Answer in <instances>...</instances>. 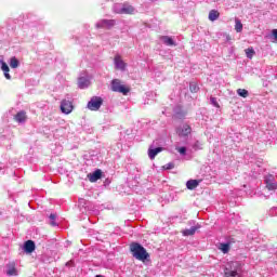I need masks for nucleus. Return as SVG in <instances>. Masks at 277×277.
<instances>
[{
  "mask_svg": "<svg viewBox=\"0 0 277 277\" xmlns=\"http://www.w3.org/2000/svg\"><path fill=\"white\" fill-rule=\"evenodd\" d=\"M103 177V171L101 169L95 170L93 173L88 174L90 183H96L100 179Z\"/></svg>",
  "mask_w": 277,
  "mask_h": 277,
  "instance_id": "39448f33",
  "label": "nucleus"
},
{
  "mask_svg": "<svg viewBox=\"0 0 277 277\" xmlns=\"http://www.w3.org/2000/svg\"><path fill=\"white\" fill-rule=\"evenodd\" d=\"M57 216L55 214H50V220L55 221Z\"/></svg>",
  "mask_w": 277,
  "mask_h": 277,
  "instance_id": "473e14b6",
  "label": "nucleus"
},
{
  "mask_svg": "<svg viewBox=\"0 0 277 277\" xmlns=\"http://www.w3.org/2000/svg\"><path fill=\"white\" fill-rule=\"evenodd\" d=\"M130 252L132 256L136 259V261H142L143 263L144 261H148V259H150V254L148 251H146V248L140 245V242H132L130 245Z\"/></svg>",
  "mask_w": 277,
  "mask_h": 277,
  "instance_id": "f257e3e1",
  "label": "nucleus"
},
{
  "mask_svg": "<svg viewBox=\"0 0 277 277\" xmlns=\"http://www.w3.org/2000/svg\"><path fill=\"white\" fill-rule=\"evenodd\" d=\"M8 275H9V276H16V268H15V267H11V268L8 271Z\"/></svg>",
  "mask_w": 277,
  "mask_h": 277,
  "instance_id": "cd10ccee",
  "label": "nucleus"
},
{
  "mask_svg": "<svg viewBox=\"0 0 277 277\" xmlns=\"http://www.w3.org/2000/svg\"><path fill=\"white\" fill-rule=\"evenodd\" d=\"M89 85L90 79L83 77L78 79V88H80V90H85V88H88Z\"/></svg>",
  "mask_w": 277,
  "mask_h": 277,
  "instance_id": "9d476101",
  "label": "nucleus"
},
{
  "mask_svg": "<svg viewBox=\"0 0 277 277\" xmlns=\"http://www.w3.org/2000/svg\"><path fill=\"white\" fill-rule=\"evenodd\" d=\"M229 276H232V277L237 276V271H230V272H229Z\"/></svg>",
  "mask_w": 277,
  "mask_h": 277,
  "instance_id": "7c9ffc66",
  "label": "nucleus"
},
{
  "mask_svg": "<svg viewBox=\"0 0 277 277\" xmlns=\"http://www.w3.org/2000/svg\"><path fill=\"white\" fill-rule=\"evenodd\" d=\"M198 228H200V225L190 227L189 229H184V230H182V235L184 237H189L192 235H196V230H198Z\"/></svg>",
  "mask_w": 277,
  "mask_h": 277,
  "instance_id": "9b49d317",
  "label": "nucleus"
},
{
  "mask_svg": "<svg viewBox=\"0 0 277 277\" xmlns=\"http://www.w3.org/2000/svg\"><path fill=\"white\" fill-rule=\"evenodd\" d=\"M209 21H211L213 23V21H217L220 18V11L217 10H211L209 12V16H208Z\"/></svg>",
  "mask_w": 277,
  "mask_h": 277,
  "instance_id": "4468645a",
  "label": "nucleus"
},
{
  "mask_svg": "<svg viewBox=\"0 0 277 277\" xmlns=\"http://www.w3.org/2000/svg\"><path fill=\"white\" fill-rule=\"evenodd\" d=\"M237 94H238V96H241L242 98H248V96L250 95V93H248V90H246V89H238Z\"/></svg>",
  "mask_w": 277,
  "mask_h": 277,
  "instance_id": "aec40b11",
  "label": "nucleus"
},
{
  "mask_svg": "<svg viewBox=\"0 0 277 277\" xmlns=\"http://www.w3.org/2000/svg\"><path fill=\"white\" fill-rule=\"evenodd\" d=\"M199 184L200 182H198V180H189L186 183V187L187 189H196V187H198Z\"/></svg>",
  "mask_w": 277,
  "mask_h": 277,
  "instance_id": "2eb2a0df",
  "label": "nucleus"
},
{
  "mask_svg": "<svg viewBox=\"0 0 277 277\" xmlns=\"http://www.w3.org/2000/svg\"><path fill=\"white\" fill-rule=\"evenodd\" d=\"M36 250V242H34V240H27L24 243V251L26 252V254H31V252H34Z\"/></svg>",
  "mask_w": 277,
  "mask_h": 277,
  "instance_id": "6e6552de",
  "label": "nucleus"
},
{
  "mask_svg": "<svg viewBox=\"0 0 277 277\" xmlns=\"http://www.w3.org/2000/svg\"><path fill=\"white\" fill-rule=\"evenodd\" d=\"M102 25H103V27H114L116 25V21H114V19H103Z\"/></svg>",
  "mask_w": 277,
  "mask_h": 277,
  "instance_id": "a211bd4d",
  "label": "nucleus"
},
{
  "mask_svg": "<svg viewBox=\"0 0 277 277\" xmlns=\"http://www.w3.org/2000/svg\"><path fill=\"white\" fill-rule=\"evenodd\" d=\"M18 58H16V56H13V57H11V61H10V66L12 67V68H18Z\"/></svg>",
  "mask_w": 277,
  "mask_h": 277,
  "instance_id": "4be33fe9",
  "label": "nucleus"
},
{
  "mask_svg": "<svg viewBox=\"0 0 277 277\" xmlns=\"http://www.w3.org/2000/svg\"><path fill=\"white\" fill-rule=\"evenodd\" d=\"M135 12V8H133V5L131 4H123V6L121 8L119 14H133Z\"/></svg>",
  "mask_w": 277,
  "mask_h": 277,
  "instance_id": "1a4fd4ad",
  "label": "nucleus"
},
{
  "mask_svg": "<svg viewBox=\"0 0 277 277\" xmlns=\"http://www.w3.org/2000/svg\"><path fill=\"white\" fill-rule=\"evenodd\" d=\"M5 79L10 80L12 79V76H10V71H3Z\"/></svg>",
  "mask_w": 277,
  "mask_h": 277,
  "instance_id": "c756f323",
  "label": "nucleus"
},
{
  "mask_svg": "<svg viewBox=\"0 0 277 277\" xmlns=\"http://www.w3.org/2000/svg\"><path fill=\"white\" fill-rule=\"evenodd\" d=\"M190 92H198V87L195 84H190Z\"/></svg>",
  "mask_w": 277,
  "mask_h": 277,
  "instance_id": "c85d7f7f",
  "label": "nucleus"
},
{
  "mask_svg": "<svg viewBox=\"0 0 277 277\" xmlns=\"http://www.w3.org/2000/svg\"><path fill=\"white\" fill-rule=\"evenodd\" d=\"M245 53H246V55H247V57H248L249 60H252V58L254 57V54H255L256 52H254V49H253V48H248V49L245 50Z\"/></svg>",
  "mask_w": 277,
  "mask_h": 277,
  "instance_id": "6ab92c4d",
  "label": "nucleus"
},
{
  "mask_svg": "<svg viewBox=\"0 0 277 277\" xmlns=\"http://www.w3.org/2000/svg\"><path fill=\"white\" fill-rule=\"evenodd\" d=\"M176 150H177V153H180V155H186V153H187L186 147H177Z\"/></svg>",
  "mask_w": 277,
  "mask_h": 277,
  "instance_id": "a878e982",
  "label": "nucleus"
},
{
  "mask_svg": "<svg viewBox=\"0 0 277 277\" xmlns=\"http://www.w3.org/2000/svg\"><path fill=\"white\" fill-rule=\"evenodd\" d=\"M163 147H157L155 149H148V157L149 159H155L158 155V153H162Z\"/></svg>",
  "mask_w": 277,
  "mask_h": 277,
  "instance_id": "f8f14e48",
  "label": "nucleus"
},
{
  "mask_svg": "<svg viewBox=\"0 0 277 277\" xmlns=\"http://www.w3.org/2000/svg\"><path fill=\"white\" fill-rule=\"evenodd\" d=\"M14 120L16 122H25L27 120V113L25 111H19L15 115Z\"/></svg>",
  "mask_w": 277,
  "mask_h": 277,
  "instance_id": "ddd939ff",
  "label": "nucleus"
},
{
  "mask_svg": "<svg viewBox=\"0 0 277 277\" xmlns=\"http://www.w3.org/2000/svg\"><path fill=\"white\" fill-rule=\"evenodd\" d=\"M103 105V98L98 96H93L88 103V108L91 111H98Z\"/></svg>",
  "mask_w": 277,
  "mask_h": 277,
  "instance_id": "7ed1b4c3",
  "label": "nucleus"
},
{
  "mask_svg": "<svg viewBox=\"0 0 277 277\" xmlns=\"http://www.w3.org/2000/svg\"><path fill=\"white\" fill-rule=\"evenodd\" d=\"M95 277H103L102 275H96Z\"/></svg>",
  "mask_w": 277,
  "mask_h": 277,
  "instance_id": "f704fd0d",
  "label": "nucleus"
},
{
  "mask_svg": "<svg viewBox=\"0 0 277 277\" xmlns=\"http://www.w3.org/2000/svg\"><path fill=\"white\" fill-rule=\"evenodd\" d=\"M111 90L113 92H119L120 94H123V96H127L129 92H131V89L122 84L120 79H114L111 81Z\"/></svg>",
  "mask_w": 277,
  "mask_h": 277,
  "instance_id": "f03ea898",
  "label": "nucleus"
},
{
  "mask_svg": "<svg viewBox=\"0 0 277 277\" xmlns=\"http://www.w3.org/2000/svg\"><path fill=\"white\" fill-rule=\"evenodd\" d=\"M72 109H75V106L72 105V103L68 100H63L61 102V111L62 114H72Z\"/></svg>",
  "mask_w": 277,
  "mask_h": 277,
  "instance_id": "20e7f679",
  "label": "nucleus"
},
{
  "mask_svg": "<svg viewBox=\"0 0 277 277\" xmlns=\"http://www.w3.org/2000/svg\"><path fill=\"white\" fill-rule=\"evenodd\" d=\"M265 183H266V189H268L269 192H273L274 189L277 188L276 183H274V175L266 176Z\"/></svg>",
  "mask_w": 277,
  "mask_h": 277,
  "instance_id": "0eeeda50",
  "label": "nucleus"
},
{
  "mask_svg": "<svg viewBox=\"0 0 277 277\" xmlns=\"http://www.w3.org/2000/svg\"><path fill=\"white\" fill-rule=\"evenodd\" d=\"M210 101L214 107H217V109H220V103H217V98L211 97Z\"/></svg>",
  "mask_w": 277,
  "mask_h": 277,
  "instance_id": "393cba45",
  "label": "nucleus"
},
{
  "mask_svg": "<svg viewBox=\"0 0 277 277\" xmlns=\"http://www.w3.org/2000/svg\"><path fill=\"white\" fill-rule=\"evenodd\" d=\"M1 70L3 72H10V66H8V63H5V62L1 63Z\"/></svg>",
  "mask_w": 277,
  "mask_h": 277,
  "instance_id": "b1692460",
  "label": "nucleus"
},
{
  "mask_svg": "<svg viewBox=\"0 0 277 277\" xmlns=\"http://www.w3.org/2000/svg\"><path fill=\"white\" fill-rule=\"evenodd\" d=\"M235 29L237 31V34H241V31H243V24H241L240 19H235Z\"/></svg>",
  "mask_w": 277,
  "mask_h": 277,
  "instance_id": "f3484780",
  "label": "nucleus"
},
{
  "mask_svg": "<svg viewBox=\"0 0 277 277\" xmlns=\"http://www.w3.org/2000/svg\"><path fill=\"white\" fill-rule=\"evenodd\" d=\"M273 36H274L275 40H277V29H273Z\"/></svg>",
  "mask_w": 277,
  "mask_h": 277,
  "instance_id": "2f4dec72",
  "label": "nucleus"
},
{
  "mask_svg": "<svg viewBox=\"0 0 277 277\" xmlns=\"http://www.w3.org/2000/svg\"><path fill=\"white\" fill-rule=\"evenodd\" d=\"M220 249L222 250V252L224 254H227V252L230 250V245H228V243H221V248Z\"/></svg>",
  "mask_w": 277,
  "mask_h": 277,
  "instance_id": "5701e85b",
  "label": "nucleus"
},
{
  "mask_svg": "<svg viewBox=\"0 0 277 277\" xmlns=\"http://www.w3.org/2000/svg\"><path fill=\"white\" fill-rule=\"evenodd\" d=\"M189 133H192V127L186 124L180 132V135H182L183 137H187V135H189Z\"/></svg>",
  "mask_w": 277,
  "mask_h": 277,
  "instance_id": "dca6fc26",
  "label": "nucleus"
},
{
  "mask_svg": "<svg viewBox=\"0 0 277 277\" xmlns=\"http://www.w3.org/2000/svg\"><path fill=\"white\" fill-rule=\"evenodd\" d=\"M163 168L164 170H174V162H169Z\"/></svg>",
  "mask_w": 277,
  "mask_h": 277,
  "instance_id": "bb28decb",
  "label": "nucleus"
},
{
  "mask_svg": "<svg viewBox=\"0 0 277 277\" xmlns=\"http://www.w3.org/2000/svg\"><path fill=\"white\" fill-rule=\"evenodd\" d=\"M162 40L167 47H174V40H172V38L164 36L162 37Z\"/></svg>",
  "mask_w": 277,
  "mask_h": 277,
  "instance_id": "412c9836",
  "label": "nucleus"
},
{
  "mask_svg": "<svg viewBox=\"0 0 277 277\" xmlns=\"http://www.w3.org/2000/svg\"><path fill=\"white\" fill-rule=\"evenodd\" d=\"M51 226H57V223L55 221H51Z\"/></svg>",
  "mask_w": 277,
  "mask_h": 277,
  "instance_id": "72a5a7b5",
  "label": "nucleus"
},
{
  "mask_svg": "<svg viewBox=\"0 0 277 277\" xmlns=\"http://www.w3.org/2000/svg\"><path fill=\"white\" fill-rule=\"evenodd\" d=\"M115 68L117 70H124V68H127V64L124 63V61H122V57H120V55L115 56Z\"/></svg>",
  "mask_w": 277,
  "mask_h": 277,
  "instance_id": "423d86ee",
  "label": "nucleus"
}]
</instances>
